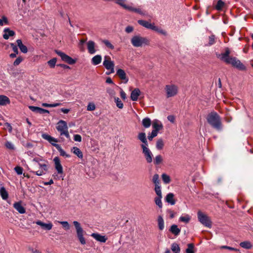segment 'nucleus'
<instances>
[{
    "mask_svg": "<svg viewBox=\"0 0 253 253\" xmlns=\"http://www.w3.org/2000/svg\"><path fill=\"white\" fill-rule=\"evenodd\" d=\"M158 135V133L155 131L152 130L150 134H149L148 138L149 140H152L153 138Z\"/></svg>",
    "mask_w": 253,
    "mask_h": 253,
    "instance_id": "59",
    "label": "nucleus"
},
{
    "mask_svg": "<svg viewBox=\"0 0 253 253\" xmlns=\"http://www.w3.org/2000/svg\"><path fill=\"white\" fill-rule=\"evenodd\" d=\"M91 236L95 239L96 241L101 243H105L107 240V238L105 236L101 235L99 233H92L91 234Z\"/></svg>",
    "mask_w": 253,
    "mask_h": 253,
    "instance_id": "19",
    "label": "nucleus"
},
{
    "mask_svg": "<svg viewBox=\"0 0 253 253\" xmlns=\"http://www.w3.org/2000/svg\"><path fill=\"white\" fill-rule=\"evenodd\" d=\"M23 60V58L21 56L18 57L16 60L13 62V65L14 66H18L19 64L21 63V62Z\"/></svg>",
    "mask_w": 253,
    "mask_h": 253,
    "instance_id": "57",
    "label": "nucleus"
},
{
    "mask_svg": "<svg viewBox=\"0 0 253 253\" xmlns=\"http://www.w3.org/2000/svg\"><path fill=\"white\" fill-rule=\"evenodd\" d=\"M36 223L41 226L43 229L46 230H50L52 229L53 227V224L51 222H49L48 223H44L41 220H38L36 222Z\"/></svg>",
    "mask_w": 253,
    "mask_h": 253,
    "instance_id": "18",
    "label": "nucleus"
},
{
    "mask_svg": "<svg viewBox=\"0 0 253 253\" xmlns=\"http://www.w3.org/2000/svg\"><path fill=\"white\" fill-rule=\"evenodd\" d=\"M227 63L230 64L233 66L241 70H244L246 69L245 66L241 61L235 57H231L230 59L227 60Z\"/></svg>",
    "mask_w": 253,
    "mask_h": 253,
    "instance_id": "9",
    "label": "nucleus"
},
{
    "mask_svg": "<svg viewBox=\"0 0 253 253\" xmlns=\"http://www.w3.org/2000/svg\"><path fill=\"white\" fill-rule=\"evenodd\" d=\"M87 48L89 53L94 54L96 50L95 49V43L92 41H89L86 43Z\"/></svg>",
    "mask_w": 253,
    "mask_h": 253,
    "instance_id": "17",
    "label": "nucleus"
},
{
    "mask_svg": "<svg viewBox=\"0 0 253 253\" xmlns=\"http://www.w3.org/2000/svg\"><path fill=\"white\" fill-rule=\"evenodd\" d=\"M74 140L75 141H77V142H81V141H82V137L79 134H75L74 135Z\"/></svg>",
    "mask_w": 253,
    "mask_h": 253,
    "instance_id": "61",
    "label": "nucleus"
},
{
    "mask_svg": "<svg viewBox=\"0 0 253 253\" xmlns=\"http://www.w3.org/2000/svg\"><path fill=\"white\" fill-rule=\"evenodd\" d=\"M191 219V217L188 214H185L184 215H182L179 217V220L181 222L184 223H188Z\"/></svg>",
    "mask_w": 253,
    "mask_h": 253,
    "instance_id": "40",
    "label": "nucleus"
},
{
    "mask_svg": "<svg viewBox=\"0 0 253 253\" xmlns=\"http://www.w3.org/2000/svg\"><path fill=\"white\" fill-rule=\"evenodd\" d=\"M0 194L2 199L6 200L8 198V193L3 187L0 188Z\"/></svg>",
    "mask_w": 253,
    "mask_h": 253,
    "instance_id": "36",
    "label": "nucleus"
},
{
    "mask_svg": "<svg viewBox=\"0 0 253 253\" xmlns=\"http://www.w3.org/2000/svg\"><path fill=\"white\" fill-rule=\"evenodd\" d=\"M159 178V176L158 174H155L154 175L152 180L155 185H160Z\"/></svg>",
    "mask_w": 253,
    "mask_h": 253,
    "instance_id": "53",
    "label": "nucleus"
},
{
    "mask_svg": "<svg viewBox=\"0 0 253 253\" xmlns=\"http://www.w3.org/2000/svg\"><path fill=\"white\" fill-rule=\"evenodd\" d=\"M197 216L199 221L206 227L211 228V222L210 217L204 213L199 211L197 213Z\"/></svg>",
    "mask_w": 253,
    "mask_h": 253,
    "instance_id": "8",
    "label": "nucleus"
},
{
    "mask_svg": "<svg viewBox=\"0 0 253 253\" xmlns=\"http://www.w3.org/2000/svg\"><path fill=\"white\" fill-rule=\"evenodd\" d=\"M71 151L79 158L82 159L83 158V153L79 148L77 147H73L71 149Z\"/></svg>",
    "mask_w": 253,
    "mask_h": 253,
    "instance_id": "32",
    "label": "nucleus"
},
{
    "mask_svg": "<svg viewBox=\"0 0 253 253\" xmlns=\"http://www.w3.org/2000/svg\"><path fill=\"white\" fill-rule=\"evenodd\" d=\"M152 30H154V31H155L159 33H160L161 34H163V35L166 34V32L164 30L159 28V27H158L157 26H155V25L154 26Z\"/></svg>",
    "mask_w": 253,
    "mask_h": 253,
    "instance_id": "55",
    "label": "nucleus"
},
{
    "mask_svg": "<svg viewBox=\"0 0 253 253\" xmlns=\"http://www.w3.org/2000/svg\"><path fill=\"white\" fill-rule=\"evenodd\" d=\"M76 231L77 238L82 245L86 244V240L84 237L85 234V231L82 228L81 224L77 221H74L73 222Z\"/></svg>",
    "mask_w": 253,
    "mask_h": 253,
    "instance_id": "4",
    "label": "nucleus"
},
{
    "mask_svg": "<svg viewBox=\"0 0 253 253\" xmlns=\"http://www.w3.org/2000/svg\"><path fill=\"white\" fill-rule=\"evenodd\" d=\"M155 191L158 196H162L161 186L160 185H155Z\"/></svg>",
    "mask_w": 253,
    "mask_h": 253,
    "instance_id": "54",
    "label": "nucleus"
},
{
    "mask_svg": "<svg viewBox=\"0 0 253 253\" xmlns=\"http://www.w3.org/2000/svg\"><path fill=\"white\" fill-rule=\"evenodd\" d=\"M188 248L186 250V253H194V245L193 244H188Z\"/></svg>",
    "mask_w": 253,
    "mask_h": 253,
    "instance_id": "52",
    "label": "nucleus"
},
{
    "mask_svg": "<svg viewBox=\"0 0 253 253\" xmlns=\"http://www.w3.org/2000/svg\"><path fill=\"white\" fill-rule=\"evenodd\" d=\"M126 0H116V2L122 6L124 8L132 11H135L138 13H139L140 12V10L139 9H137L133 8L130 5H127L126 4Z\"/></svg>",
    "mask_w": 253,
    "mask_h": 253,
    "instance_id": "12",
    "label": "nucleus"
},
{
    "mask_svg": "<svg viewBox=\"0 0 253 253\" xmlns=\"http://www.w3.org/2000/svg\"><path fill=\"white\" fill-rule=\"evenodd\" d=\"M162 178L165 184H168L170 182V177L167 174L163 173L162 175Z\"/></svg>",
    "mask_w": 253,
    "mask_h": 253,
    "instance_id": "45",
    "label": "nucleus"
},
{
    "mask_svg": "<svg viewBox=\"0 0 253 253\" xmlns=\"http://www.w3.org/2000/svg\"><path fill=\"white\" fill-rule=\"evenodd\" d=\"M116 74L121 80L124 82L125 83L128 82V79L126 77V73L124 70L122 69H118L116 71Z\"/></svg>",
    "mask_w": 253,
    "mask_h": 253,
    "instance_id": "16",
    "label": "nucleus"
},
{
    "mask_svg": "<svg viewBox=\"0 0 253 253\" xmlns=\"http://www.w3.org/2000/svg\"><path fill=\"white\" fill-rule=\"evenodd\" d=\"M56 53L61 57L63 61L70 65L74 64L76 62V59H73L64 52L56 50Z\"/></svg>",
    "mask_w": 253,
    "mask_h": 253,
    "instance_id": "11",
    "label": "nucleus"
},
{
    "mask_svg": "<svg viewBox=\"0 0 253 253\" xmlns=\"http://www.w3.org/2000/svg\"><path fill=\"white\" fill-rule=\"evenodd\" d=\"M169 231L175 236H177L179 234L181 230L178 227L177 225L173 224L170 226Z\"/></svg>",
    "mask_w": 253,
    "mask_h": 253,
    "instance_id": "28",
    "label": "nucleus"
},
{
    "mask_svg": "<svg viewBox=\"0 0 253 253\" xmlns=\"http://www.w3.org/2000/svg\"><path fill=\"white\" fill-rule=\"evenodd\" d=\"M207 120L212 127L217 129L221 128V120L218 115L214 112H211L207 117Z\"/></svg>",
    "mask_w": 253,
    "mask_h": 253,
    "instance_id": "2",
    "label": "nucleus"
},
{
    "mask_svg": "<svg viewBox=\"0 0 253 253\" xmlns=\"http://www.w3.org/2000/svg\"><path fill=\"white\" fill-rule=\"evenodd\" d=\"M120 96L123 100H126V95L125 91L122 89L120 88Z\"/></svg>",
    "mask_w": 253,
    "mask_h": 253,
    "instance_id": "60",
    "label": "nucleus"
},
{
    "mask_svg": "<svg viewBox=\"0 0 253 253\" xmlns=\"http://www.w3.org/2000/svg\"><path fill=\"white\" fill-rule=\"evenodd\" d=\"M96 106L95 104L92 102H90L88 103L87 106V110L89 111H92L95 110Z\"/></svg>",
    "mask_w": 253,
    "mask_h": 253,
    "instance_id": "51",
    "label": "nucleus"
},
{
    "mask_svg": "<svg viewBox=\"0 0 253 253\" xmlns=\"http://www.w3.org/2000/svg\"><path fill=\"white\" fill-rule=\"evenodd\" d=\"M10 46L12 47V50L14 51V52H15L16 53H18V48L15 44H14L13 43H11Z\"/></svg>",
    "mask_w": 253,
    "mask_h": 253,
    "instance_id": "64",
    "label": "nucleus"
},
{
    "mask_svg": "<svg viewBox=\"0 0 253 253\" xmlns=\"http://www.w3.org/2000/svg\"><path fill=\"white\" fill-rule=\"evenodd\" d=\"M102 42L109 49H113L114 48V46L108 40H103Z\"/></svg>",
    "mask_w": 253,
    "mask_h": 253,
    "instance_id": "49",
    "label": "nucleus"
},
{
    "mask_svg": "<svg viewBox=\"0 0 253 253\" xmlns=\"http://www.w3.org/2000/svg\"><path fill=\"white\" fill-rule=\"evenodd\" d=\"M9 25V20L6 16L0 14V26H4Z\"/></svg>",
    "mask_w": 253,
    "mask_h": 253,
    "instance_id": "25",
    "label": "nucleus"
},
{
    "mask_svg": "<svg viewBox=\"0 0 253 253\" xmlns=\"http://www.w3.org/2000/svg\"><path fill=\"white\" fill-rule=\"evenodd\" d=\"M142 153L143 154L146 162L151 163L153 160V154L148 148V146H141Z\"/></svg>",
    "mask_w": 253,
    "mask_h": 253,
    "instance_id": "10",
    "label": "nucleus"
},
{
    "mask_svg": "<svg viewBox=\"0 0 253 253\" xmlns=\"http://www.w3.org/2000/svg\"><path fill=\"white\" fill-rule=\"evenodd\" d=\"M130 41L132 45L135 47H142L150 44V40L140 35L133 36Z\"/></svg>",
    "mask_w": 253,
    "mask_h": 253,
    "instance_id": "3",
    "label": "nucleus"
},
{
    "mask_svg": "<svg viewBox=\"0 0 253 253\" xmlns=\"http://www.w3.org/2000/svg\"><path fill=\"white\" fill-rule=\"evenodd\" d=\"M29 108L33 112L39 113L40 114H43V113H49V112L47 110H45L38 107L33 106H29Z\"/></svg>",
    "mask_w": 253,
    "mask_h": 253,
    "instance_id": "21",
    "label": "nucleus"
},
{
    "mask_svg": "<svg viewBox=\"0 0 253 253\" xmlns=\"http://www.w3.org/2000/svg\"><path fill=\"white\" fill-rule=\"evenodd\" d=\"M56 148L60 152V154L61 156L66 157V158L70 157V155L69 154H67L66 153V152L63 149H62V148L61 147V146L60 145H56Z\"/></svg>",
    "mask_w": 253,
    "mask_h": 253,
    "instance_id": "38",
    "label": "nucleus"
},
{
    "mask_svg": "<svg viewBox=\"0 0 253 253\" xmlns=\"http://www.w3.org/2000/svg\"><path fill=\"white\" fill-rule=\"evenodd\" d=\"M138 23L142 25V26L145 27L146 28L149 29H153L154 26L155 25L153 23H151L147 21L140 20H138Z\"/></svg>",
    "mask_w": 253,
    "mask_h": 253,
    "instance_id": "24",
    "label": "nucleus"
},
{
    "mask_svg": "<svg viewBox=\"0 0 253 253\" xmlns=\"http://www.w3.org/2000/svg\"><path fill=\"white\" fill-rule=\"evenodd\" d=\"M158 225L159 230H163L165 228L164 220L161 215L158 217Z\"/></svg>",
    "mask_w": 253,
    "mask_h": 253,
    "instance_id": "33",
    "label": "nucleus"
},
{
    "mask_svg": "<svg viewBox=\"0 0 253 253\" xmlns=\"http://www.w3.org/2000/svg\"><path fill=\"white\" fill-rule=\"evenodd\" d=\"M53 162L54 163V167L56 170L58 174H62L63 173V167L61 165L60 159L58 157H55L53 159Z\"/></svg>",
    "mask_w": 253,
    "mask_h": 253,
    "instance_id": "13",
    "label": "nucleus"
},
{
    "mask_svg": "<svg viewBox=\"0 0 253 253\" xmlns=\"http://www.w3.org/2000/svg\"><path fill=\"white\" fill-rule=\"evenodd\" d=\"M107 93L110 95V97L114 98L116 95V92L113 88L109 87L106 88Z\"/></svg>",
    "mask_w": 253,
    "mask_h": 253,
    "instance_id": "43",
    "label": "nucleus"
},
{
    "mask_svg": "<svg viewBox=\"0 0 253 253\" xmlns=\"http://www.w3.org/2000/svg\"><path fill=\"white\" fill-rule=\"evenodd\" d=\"M166 201L171 205H174L175 201L174 200V195L171 193H169L166 197Z\"/></svg>",
    "mask_w": 253,
    "mask_h": 253,
    "instance_id": "31",
    "label": "nucleus"
},
{
    "mask_svg": "<svg viewBox=\"0 0 253 253\" xmlns=\"http://www.w3.org/2000/svg\"><path fill=\"white\" fill-rule=\"evenodd\" d=\"M5 145L6 147V148H7L9 149H14V146H13V144L10 142H9V141L6 142L5 143Z\"/></svg>",
    "mask_w": 253,
    "mask_h": 253,
    "instance_id": "63",
    "label": "nucleus"
},
{
    "mask_svg": "<svg viewBox=\"0 0 253 253\" xmlns=\"http://www.w3.org/2000/svg\"><path fill=\"white\" fill-rule=\"evenodd\" d=\"M61 105L60 103H54L52 104H48L46 103H43L42 104V106L44 107H56L59 106Z\"/></svg>",
    "mask_w": 253,
    "mask_h": 253,
    "instance_id": "44",
    "label": "nucleus"
},
{
    "mask_svg": "<svg viewBox=\"0 0 253 253\" xmlns=\"http://www.w3.org/2000/svg\"><path fill=\"white\" fill-rule=\"evenodd\" d=\"M10 101L8 97L3 95H0V105L5 106L9 104Z\"/></svg>",
    "mask_w": 253,
    "mask_h": 253,
    "instance_id": "29",
    "label": "nucleus"
},
{
    "mask_svg": "<svg viewBox=\"0 0 253 253\" xmlns=\"http://www.w3.org/2000/svg\"><path fill=\"white\" fill-rule=\"evenodd\" d=\"M140 94V91L138 88H135L132 91L130 95L131 99L132 101H137L138 96Z\"/></svg>",
    "mask_w": 253,
    "mask_h": 253,
    "instance_id": "26",
    "label": "nucleus"
},
{
    "mask_svg": "<svg viewBox=\"0 0 253 253\" xmlns=\"http://www.w3.org/2000/svg\"><path fill=\"white\" fill-rule=\"evenodd\" d=\"M101 56L100 55H96L92 58L91 62L93 65H97L101 62Z\"/></svg>",
    "mask_w": 253,
    "mask_h": 253,
    "instance_id": "30",
    "label": "nucleus"
},
{
    "mask_svg": "<svg viewBox=\"0 0 253 253\" xmlns=\"http://www.w3.org/2000/svg\"><path fill=\"white\" fill-rule=\"evenodd\" d=\"M230 54V51L229 49H226L225 52L221 54V58L226 63H227V60L230 59L231 57H229V55Z\"/></svg>",
    "mask_w": 253,
    "mask_h": 253,
    "instance_id": "35",
    "label": "nucleus"
},
{
    "mask_svg": "<svg viewBox=\"0 0 253 253\" xmlns=\"http://www.w3.org/2000/svg\"><path fill=\"white\" fill-rule=\"evenodd\" d=\"M163 161V158L160 155H157L154 160V163L155 165H159Z\"/></svg>",
    "mask_w": 253,
    "mask_h": 253,
    "instance_id": "46",
    "label": "nucleus"
},
{
    "mask_svg": "<svg viewBox=\"0 0 253 253\" xmlns=\"http://www.w3.org/2000/svg\"><path fill=\"white\" fill-rule=\"evenodd\" d=\"M215 42V37L211 35L209 37V45H212Z\"/></svg>",
    "mask_w": 253,
    "mask_h": 253,
    "instance_id": "62",
    "label": "nucleus"
},
{
    "mask_svg": "<svg viewBox=\"0 0 253 253\" xmlns=\"http://www.w3.org/2000/svg\"><path fill=\"white\" fill-rule=\"evenodd\" d=\"M164 147V142L162 139H159L156 143V148L158 150H161Z\"/></svg>",
    "mask_w": 253,
    "mask_h": 253,
    "instance_id": "50",
    "label": "nucleus"
},
{
    "mask_svg": "<svg viewBox=\"0 0 253 253\" xmlns=\"http://www.w3.org/2000/svg\"><path fill=\"white\" fill-rule=\"evenodd\" d=\"M152 123L151 119L147 117L144 118L142 121V125L145 128L149 127Z\"/></svg>",
    "mask_w": 253,
    "mask_h": 253,
    "instance_id": "34",
    "label": "nucleus"
},
{
    "mask_svg": "<svg viewBox=\"0 0 253 253\" xmlns=\"http://www.w3.org/2000/svg\"><path fill=\"white\" fill-rule=\"evenodd\" d=\"M17 46L19 47L20 51L24 53H26L28 52V49L26 46L24 45L21 40L19 39L16 41Z\"/></svg>",
    "mask_w": 253,
    "mask_h": 253,
    "instance_id": "27",
    "label": "nucleus"
},
{
    "mask_svg": "<svg viewBox=\"0 0 253 253\" xmlns=\"http://www.w3.org/2000/svg\"><path fill=\"white\" fill-rule=\"evenodd\" d=\"M13 207L21 214L24 213L26 212L25 208L22 205L20 202L15 203L13 204Z\"/></svg>",
    "mask_w": 253,
    "mask_h": 253,
    "instance_id": "23",
    "label": "nucleus"
},
{
    "mask_svg": "<svg viewBox=\"0 0 253 253\" xmlns=\"http://www.w3.org/2000/svg\"><path fill=\"white\" fill-rule=\"evenodd\" d=\"M56 128L61 136L64 135L67 138H70L68 127L67 123L65 121H59L56 124Z\"/></svg>",
    "mask_w": 253,
    "mask_h": 253,
    "instance_id": "6",
    "label": "nucleus"
},
{
    "mask_svg": "<svg viewBox=\"0 0 253 253\" xmlns=\"http://www.w3.org/2000/svg\"><path fill=\"white\" fill-rule=\"evenodd\" d=\"M153 130L158 133V131L163 128V125L161 121L158 120H154L152 123Z\"/></svg>",
    "mask_w": 253,
    "mask_h": 253,
    "instance_id": "15",
    "label": "nucleus"
},
{
    "mask_svg": "<svg viewBox=\"0 0 253 253\" xmlns=\"http://www.w3.org/2000/svg\"><path fill=\"white\" fill-rule=\"evenodd\" d=\"M56 61L57 60L56 58H52V59L49 60L47 62V63L51 68H54L55 66Z\"/></svg>",
    "mask_w": 253,
    "mask_h": 253,
    "instance_id": "56",
    "label": "nucleus"
},
{
    "mask_svg": "<svg viewBox=\"0 0 253 253\" xmlns=\"http://www.w3.org/2000/svg\"><path fill=\"white\" fill-rule=\"evenodd\" d=\"M138 139L142 143L141 146H148L146 134L144 132H140L138 134Z\"/></svg>",
    "mask_w": 253,
    "mask_h": 253,
    "instance_id": "22",
    "label": "nucleus"
},
{
    "mask_svg": "<svg viewBox=\"0 0 253 253\" xmlns=\"http://www.w3.org/2000/svg\"><path fill=\"white\" fill-rule=\"evenodd\" d=\"M162 198V196H157L155 198V202L156 204L160 208H162L163 206V204L162 203L161 199Z\"/></svg>",
    "mask_w": 253,
    "mask_h": 253,
    "instance_id": "47",
    "label": "nucleus"
},
{
    "mask_svg": "<svg viewBox=\"0 0 253 253\" xmlns=\"http://www.w3.org/2000/svg\"><path fill=\"white\" fill-rule=\"evenodd\" d=\"M240 246L244 249H250L252 247V243L249 241H244L240 243Z\"/></svg>",
    "mask_w": 253,
    "mask_h": 253,
    "instance_id": "37",
    "label": "nucleus"
},
{
    "mask_svg": "<svg viewBox=\"0 0 253 253\" xmlns=\"http://www.w3.org/2000/svg\"><path fill=\"white\" fill-rule=\"evenodd\" d=\"M32 161L37 164L41 169L36 171H31V172L35 173L38 176H41L44 174L47 171V162L44 160L42 157H36L34 158Z\"/></svg>",
    "mask_w": 253,
    "mask_h": 253,
    "instance_id": "1",
    "label": "nucleus"
},
{
    "mask_svg": "<svg viewBox=\"0 0 253 253\" xmlns=\"http://www.w3.org/2000/svg\"><path fill=\"white\" fill-rule=\"evenodd\" d=\"M42 138L48 141L51 145L55 146V147L56 145H59L58 144H56V143L58 142L57 139L55 138L46 133L42 134Z\"/></svg>",
    "mask_w": 253,
    "mask_h": 253,
    "instance_id": "14",
    "label": "nucleus"
},
{
    "mask_svg": "<svg viewBox=\"0 0 253 253\" xmlns=\"http://www.w3.org/2000/svg\"><path fill=\"white\" fill-rule=\"evenodd\" d=\"M103 65L106 70L109 71V72L106 73L107 75H109L115 72V64L114 61L111 60L110 56H104Z\"/></svg>",
    "mask_w": 253,
    "mask_h": 253,
    "instance_id": "7",
    "label": "nucleus"
},
{
    "mask_svg": "<svg viewBox=\"0 0 253 253\" xmlns=\"http://www.w3.org/2000/svg\"><path fill=\"white\" fill-rule=\"evenodd\" d=\"M225 6V3L222 0H218L215 8L217 10H221Z\"/></svg>",
    "mask_w": 253,
    "mask_h": 253,
    "instance_id": "42",
    "label": "nucleus"
},
{
    "mask_svg": "<svg viewBox=\"0 0 253 253\" xmlns=\"http://www.w3.org/2000/svg\"><path fill=\"white\" fill-rule=\"evenodd\" d=\"M14 170L18 175H21L23 173V168L19 166H16L14 168Z\"/></svg>",
    "mask_w": 253,
    "mask_h": 253,
    "instance_id": "58",
    "label": "nucleus"
},
{
    "mask_svg": "<svg viewBox=\"0 0 253 253\" xmlns=\"http://www.w3.org/2000/svg\"><path fill=\"white\" fill-rule=\"evenodd\" d=\"M15 34L14 31L10 30L8 28H5L3 30V38L5 40H8L9 37L14 36Z\"/></svg>",
    "mask_w": 253,
    "mask_h": 253,
    "instance_id": "20",
    "label": "nucleus"
},
{
    "mask_svg": "<svg viewBox=\"0 0 253 253\" xmlns=\"http://www.w3.org/2000/svg\"><path fill=\"white\" fill-rule=\"evenodd\" d=\"M114 99L117 107L119 109H123L124 107V104L120 99L118 97H114Z\"/></svg>",
    "mask_w": 253,
    "mask_h": 253,
    "instance_id": "39",
    "label": "nucleus"
},
{
    "mask_svg": "<svg viewBox=\"0 0 253 253\" xmlns=\"http://www.w3.org/2000/svg\"><path fill=\"white\" fill-rule=\"evenodd\" d=\"M58 223L61 224L62 225L63 228L65 230H68L70 229V225L69 223H68V222H67L66 221H59Z\"/></svg>",
    "mask_w": 253,
    "mask_h": 253,
    "instance_id": "48",
    "label": "nucleus"
},
{
    "mask_svg": "<svg viewBox=\"0 0 253 253\" xmlns=\"http://www.w3.org/2000/svg\"><path fill=\"white\" fill-rule=\"evenodd\" d=\"M164 90L167 98H171L175 96L178 92V86L172 83L165 85Z\"/></svg>",
    "mask_w": 253,
    "mask_h": 253,
    "instance_id": "5",
    "label": "nucleus"
},
{
    "mask_svg": "<svg viewBox=\"0 0 253 253\" xmlns=\"http://www.w3.org/2000/svg\"><path fill=\"white\" fill-rule=\"evenodd\" d=\"M171 249L174 253H179L180 249L179 245L176 243H173L171 246Z\"/></svg>",
    "mask_w": 253,
    "mask_h": 253,
    "instance_id": "41",
    "label": "nucleus"
}]
</instances>
